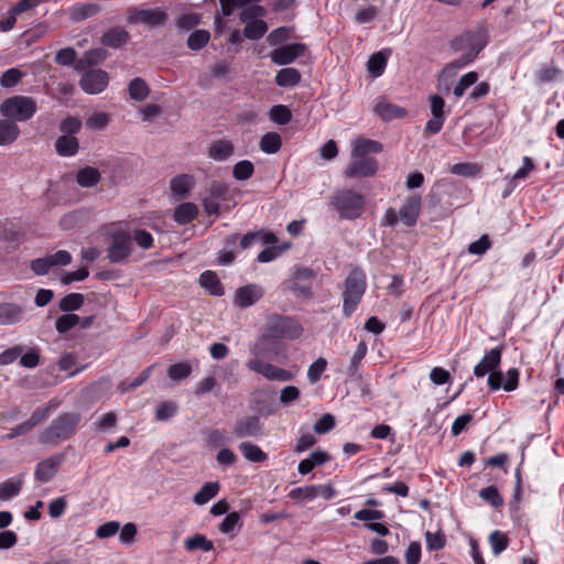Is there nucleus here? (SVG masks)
<instances>
[{
	"label": "nucleus",
	"instance_id": "nucleus-64",
	"mask_svg": "<svg viewBox=\"0 0 564 564\" xmlns=\"http://www.w3.org/2000/svg\"><path fill=\"white\" fill-rule=\"evenodd\" d=\"M94 425L98 431L102 432L115 429L117 425V415L115 412H107L96 420Z\"/></svg>",
	"mask_w": 564,
	"mask_h": 564
},
{
	"label": "nucleus",
	"instance_id": "nucleus-27",
	"mask_svg": "<svg viewBox=\"0 0 564 564\" xmlns=\"http://www.w3.org/2000/svg\"><path fill=\"white\" fill-rule=\"evenodd\" d=\"M234 153V145L228 140L215 141L208 150V155L215 161H225Z\"/></svg>",
	"mask_w": 564,
	"mask_h": 564
},
{
	"label": "nucleus",
	"instance_id": "nucleus-59",
	"mask_svg": "<svg viewBox=\"0 0 564 564\" xmlns=\"http://www.w3.org/2000/svg\"><path fill=\"white\" fill-rule=\"evenodd\" d=\"M367 350H368V347H367L366 343L360 341L350 359V365L348 367V372L350 376H354L356 373V371L358 370L361 360L367 355Z\"/></svg>",
	"mask_w": 564,
	"mask_h": 564
},
{
	"label": "nucleus",
	"instance_id": "nucleus-4",
	"mask_svg": "<svg viewBox=\"0 0 564 564\" xmlns=\"http://www.w3.org/2000/svg\"><path fill=\"white\" fill-rule=\"evenodd\" d=\"M330 205L344 219L360 217L366 206V197L351 189H338L330 197Z\"/></svg>",
	"mask_w": 564,
	"mask_h": 564
},
{
	"label": "nucleus",
	"instance_id": "nucleus-1",
	"mask_svg": "<svg viewBox=\"0 0 564 564\" xmlns=\"http://www.w3.org/2000/svg\"><path fill=\"white\" fill-rule=\"evenodd\" d=\"M502 350V347H495L488 350L474 367L473 373L476 378H484L488 375L487 383L491 391L503 389L507 392H511L519 387L520 372L517 368H510L506 375H503L499 369Z\"/></svg>",
	"mask_w": 564,
	"mask_h": 564
},
{
	"label": "nucleus",
	"instance_id": "nucleus-37",
	"mask_svg": "<svg viewBox=\"0 0 564 564\" xmlns=\"http://www.w3.org/2000/svg\"><path fill=\"white\" fill-rule=\"evenodd\" d=\"M100 10V7L94 2H86L73 7L70 11V18L75 22L83 21L87 18L94 17Z\"/></svg>",
	"mask_w": 564,
	"mask_h": 564
},
{
	"label": "nucleus",
	"instance_id": "nucleus-58",
	"mask_svg": "<svg viewBox=\"0 0 564 564\" xmlns=\"http://www.w3.org/2000/svg\"><path fill=\"white\" fill-rule=\"evenodd\" d=\"M84 302V296L79 293H70L62 299L59 307L64 312L78 310Z\"/></svg>",
	"mask_w": 564,
	"mask_h": 564
},
{
	"label": "nucleus",
	"instance_id": "nucleus-14",
	"mask_svg": "<svg viewBox=\"0 0 564 564\" xmlns=\"http://www.w3.org/2000/svg\"><path fill=\"white\" fill-rule=\"evenodd\" d=\"M109 76L102 69H90L86 72L79 82L80 87L88 94H99L107 87Z\"/></svg>",
	"mask_w": 564,
	"mask_h": 564
},
{
	"label": "nucleus",
	"instance_id": "nucleus-61",
	"mask_svg": "<svg viewBox=\"0 0 564 564\" xmlns=\"http://www.w3.org/2000/svg\"><path fill=\"white\" fill-rule=\"evenodd\" d=\"M177 405L175 402L165 401L156 406L155 419L158 421H165L175 415Z\"/></svg>",
	"mask_w": 564,
	"mask_h": 564
},
{
	"label": "nucleus",
	"instance_id": "nucleus-23",
	"mask_svg": "<svg viewBox=\"0 0 564 564\" xmlns=\"http://www.w3.org/2000/svg\"><path fill=\"white\" fill-rule=\"evenodd\" d=\"M375 111L382 120L386 121L402 118L406 113L405 109L386 100L379 101L375 107Z\"/></svg>",
	"mask_w": 564,
	"mask_h": 564
},
{
	"label": "nucleus",
	"instance_id": "nucleus-44",
	"mask_svg": "<svg viewBox=\"0 0 564 564\" xmlns=\"http://www.w3.org/2000/svg\"><path fill=\"white\" fill-rule=\"evenodd\" d=\"M210 40V33L207 30H195L187 39V46L193 51L202 50Z\"/></svg>",
	"mask_w": 564,
	"mask_h": 564
},
{
	"label": "nucleus",
	"instance_id": "nucleus-63",
	"mask_svg": "<svg viewBox=\"0 0 564 564\" xmlns=\"http://www.w3.org/2000/svg\"><path fill=\"white\" fill-rule=\"evenodd\" d=\"M200 23V15L197 13H185L176 20V26L181 31H188Z\"/></svg>",
	"mask_w": 564,
	"mask_h": 564
},
{
	"label": "nucleus",
	"instance_id": "nucleus-2",
	"mask_svg": "<svg viewBox=\"0 0 564 564\" xmlns=\"http://www.w3.org/2000/svg\"><path fill=\"white\" fill-rule=\"evenodd\" d=\"M80 422V414L67 412L58 415L50 426L39 435V442L47 446H56L70 438Z\"/></svg>",
	"mask_w": 564,
	"mask_h": 564
},
{
	"label": "nucleus",
	"instance_id": "nucleus-31",
	"mask_svg": "<svg viewBox=\"0 0 564 564\" xmlns=\"http://www.w3.org/2000/svg\"><path fill=\"white\" fill-rule=\"evenodd\" d=\"M22 308L17 304H0V325H10L20 322Z\"/></svg>",
	"mask_w": 564,
	"mask_h": 564
},
{
	"label": "nucleus",
	"instance_id": "nucleus-55",
	"mask_svg": "<svg viewBox=\"0 0 564 564\" xmlns=\"http://www.w3.org/2000/svg\"><path fill=\"white\" fill-rule=\"evenodd\" d=\"M154 366H150L145 368L138 377H135L132 381L129 383L122 382L119 384L118 390L120 393H124L129 390H133L141 384H143L151 376L152 369Z\"/></svg>",
	"mask_w": 564,
	"mask_h": 564
},
{
	"label": "nucleus",
	"instance_id": "nucleus-24",
	"mask_svg": "<svg viewBox=\"0 0 564 564\" xmlns=\"http://www.w3.org/2000/svg\"><path fill=\"white\" fill-rule=\"evenodd\" d=\"M129 40V33L119 26L108 30L101 37V43L111 48H119Z\"/></svg>",
	"mask_w": 564,
	"mask_h": 564
},
{
	"label": "nucleus",
	"instance_id": "nucleus-28",
	"mask_svg": "<svg viewBox=\"0 0 564 564\" xmlns=\"http://www.w3.org/2000/svg\"><path fill=\"white\" fill-rule=\"evenodd\" d=\"M76 183L82 187H93L100 181V172L93 166L79 169L75 176Z\"/></svg>",
	"mask_w": 564,
	"mask_h": 564
},
{
	"label": "nucleus",
	"instance_id": "nucleus-30",
	"mask_svg": "<svg viewBox=\"0 0 564 564\" xmlns=\"http://www.w3.org/2000/svg\"><path fill=\"white\" fill-rule=\"evenodd\" d=\"M301 82V73L293 67L280 69L275 75V83L280 87H294Z\"/></svg>",
	"mask_w": 564,
	"mask_h": 564
},
{
	"label": "nucleus",
	"instance_id": "nucleus-50",
	"mask_svg": "<svg viewBox=\"0 0 564 564\" xmlns=\"http://www.w3.org/2000/svg\"><path fill=\"white\" fill-rule=\"evenodd\" d=\"M561 74H562V70L557 66L543 65L540 67L539 70H536L535 79L539 83H550V82L555 80Z\"/></svg>",
	"mask_w": 564,
	"mask_h": 564
},
{
	"label": "nucleus",
	"instance_id": "nucleus-43",
	"mask_svg": "<svg viewBox=\"0 0 564 564\" xmlns=\"http://www.w3.org/2000/svg\"><path fill=\"white\" fill-rule=\"evenodd\" d=\"M219 491V484L217 481H209L203 485L200 490L194 496L196 505H205L213 499Z\"/></svg>",
	"mask_w": 564,
	"mask_h": 564
},
{
	"label": "nucleus",
	"instance_id": "nucleus-42",
	"mask_svg": "<svg viewBox=\"0 0 564 564\" xmlns=\"http://www.w3.org/2000/svg\"><path fill=\"white\" fill-rule=\"evenodd\" d=\"M184 547L187 551L202 550L209 552L214 549V543L203 534H195L184 541Z\"/></svg>",
	"mask_w": 564,
	"mask_h": 564
},
{
	"label": "nucleus",
	"instance_id": "nucleus-5",
	"mask_svg": "<svg viewBox=\"0 0 564 564\" xmlns=\"http://www.w3.org/2000/svg\"><path fill=\"white\" fill-rule=\"evenodd\" d=\"M37 111V102L34 98L24 95H15L4 99L0 104V113L14 122L30 120Z\"/></svg>",
	"mask_w": 564,
	"mask_h": 564
},
{
	"label": "nucleus",
	"instance_id": "nucleus-26",
	"mask_svg": "<svg viewBox=\"0 0 564 564\" xmlns=\"http://www.w3.org/2000/svg\"><path fill=\"white\" fill-rule=\"evenodd\" d=\"M382 147L379 142L358 138L352 142V156H367L368 153H379Z\"/></svg>",
	"mask_w": 564,
	"mask_h": 564
},
{
	"label": "nucleus",
	"instance_id": "nucleus-25",
	"mask_svg": "<svg viewBox=\"0 0 564 564\" xmlns=\"http://www.w3.org/2000/svg\"><path fill=\"white\" fill-rule=\"evenodd\" d=\"M193 186L194 178L188 174H181L171 180V191L180 198L186 197Z\"/></svg>",
	"mask_w": 564,
	"mask_h": 564
},
{
	"label": "nucleus",
	"instance_id": "nucleus-46",
	"mask_svg": "<svg viewBox=\"0 0 564 564\" xmlns=\"http://www.w3.org/2000/svg\"><path fill=\"white\" fill-rule=\"evenodd\" d=\"M242 11L240 12V21L245 24L251 23L253 21L261 20L265 14V10L258 4H250L242 7Z\"/></svg>",
	"mask_w": 564,
	"mask_h": 564
},
{
	"label": "nucleus",
	"instance_id": "nucleus-22",
	"mask_svg": "<svg viewBox=\"0 0 564 564\" xmlns=\"http://www.w3.org/2000/svg\"><path fill=\"white\" fill-rule=\"evenodd\" d=\"M20 135V128L17 122L4 118L0 119V145L12 144Z\"/></svg>",
	"mask_w": 564,
	"mask_h": 564
},
{
	"label": "nucleus",
	"instance_id": "nucleus-29",
	"mask_svg": "<svg viewBox=\"0 0 564 564\" xmlns=\"http://www.w3.org/2000/svg\"><path fill=\"white\" fill-rule=\"evenodd\" d=\"M198 215V208L193 203L180 204L174 212V220L180 225H187Z\"/></svg>",
	"mask_w": 564,
	"mask_h": 564
},
{
	"label": "nucleus",
	"instance_id": "nucleus-21",
	"mask_svg": "<svg viewBox=\"0 0 564 564\" xmlns=\"http://www.w3.org/2000/svg\"><path fill=\"white\" fill-rule=\"evenodd\" d=\"M329 460V455L324 451H315L307 458L302 459L297 466L301 475H307L315 467L321 466Z\"/></svg>",
	"mask_w": 564,
	"mask_h": 564
},
{
	"label": "nucleus",
	"instance_id": "nucleus-40",
	"mask_svg": "<svg viewBox=\"0 0 564 564\" xmlns=\"http://www.w3.org/2000/svg\"><path fill=\"white\" fill-rule=\"evenodd\" d=\"M218 528L220 532L235 536L241 528L240 514L236 511L228 513Z\"/></svg>",
	"mask_w": 564,
	"mask_h": 564
},
{
	"label": "nucleus",
	"instance_id": "nucleus-57",
	"mask_svg": "<svg viewBox=\"0 0 564 564\" xmlns=\"http://www.w3.org/2000/svg\"><path fill=\"white\" fill-rule=\"evenodd\" d=\"M291 29L286 26H280L269 33L267 42L270 46H278L290 39Z\"/></svg>",
	"mask_w": 564,
	"mask_h": 564
},
{
	"label": "nucleus",
	"instance_id": "nucleus-20",
	"mask_svg": "<svg viewBox=\"0 0 564 564\" xmlns=\"http://www.w3.org/2000/svg\"><path fill=\"white\" fill-rule=\"evenodd\" d=\"M61 464V458L58 457H47L40 462L36 465L34 476L36 480L41 482H48L54 478L57 473L58 465Z\"/></svg>",
	"mask_w": 564,
	"mask_h": 564
},
{
	"label": "nucleus",
	"instance_id": "nucleus-47",
	"mask_svg": "<svg viewBox=\"0 0 564 564\" xmlns=\"http://www.w3.org/2000/svg\"><path fill=\"white\" fill-rule=\"evenodd\" d=\"M24 76L25 73H23L21 69L17 67L9 68L1 75L0 85L3 88H13L21 82Z\"/></svg>",
	"mask_w": 564,
	"mask_h": 564
},
{
	"label": "nucleus",
	"instance_id": "nucleus-49",
	"mask_svg": "<svg viewBox=\"0 0 564 564\" xmlns=\"http://www.w3.org/2000/svg\"><path fill=\"white\" fill-rule=\"evenodd\" d=\"M478 80V74L476 72H469L460 77L457 85L453 89L455 97H462L466 89L471 87Z\"/></svg>",
	"mask_w": 564,
	"mask_h": 564
},
{
	"label": "nucleus",
	"instance_id": "nucleus-33",
	"mask_svg": "<svg viewBox=\"0 0 564 564\" xmlns=\"http://www.w3.org/2000/svg\"><path fill=\"white\" fill-rule=\"evenodd\" d=\"M199 283L212 295L219 296L224 294V288L217 274L212 271L203 272L199 276Z\"/></svg>",
	"mask_w": 564,
	"mask_h": 564
},
{
	"label": "nucleus",
	"instance_id": "nucleus-54",
	"mask_svg": "<svg viewBox=\"0 0 564 564\" xmlns=\"http://www.w3.org/2000/svg\"><path fill=\"white\" fill-rule=\"evenodd\" d=\"M192 372V367L186 362L174 364L169 367L167 376L173 381H181L187 378Z\"/></svg>",
	"mask_w": 564,
	"mask_h": 564
},
{
	"label": "nucleus",
	"instance_id": "nucleus-56",
	"mask_svg": "<svg viewBox=\"0 0 564 564\" xmlns=\"http://www.w3.org/2000/svg\"><path fill=\"white\" fill-rule=\"evenodd\" d=\"M80 318L76 314H64L56 319L55 327L59 334H65L79 323Z\"/></svg>",
	"mask_w": 564,
	"mask_h": 564
},
{
	"label": "nucleus",
	"instance_id": "nucleus-8",
	"mask_svg": "<svg viewBox=\"0 0 564 564\" xmlns=\"http://www.w3.org/2000/svg\"><path fill=\"white\" fill-rule=\"evenodd\" d=\"M167 21V12L163 8H130L127 14L129 24H144L151 28L162 26Z\"/></svg>",
	"mask_w": 564,
	"mask_h": 564
},
{
	"label": "nucleus",
	"instance_id": "nucleus-51",
	"mask_svg": "<svg viewBox=\"0 0 564 564\" xmlns=\"http://www.w3.org/2000/svg\"><path fill=\"white\" fill-rule=\"evenodd\" d=\"M479 497L494 508H499L503 505V499L495 486L482 488L479 491Z\"/></svg>",
	"mask_w": 564,
	"mask_h": 564
},
{
	"label": "nucleus",
	"instance_id": "nucleus-12",
	"mask_svg": "<svg viewBox=\"0 0 564 564\" xmlns=\"http://www.w3.org/2000/svg\"><path fill=\"white\" fill-rule=\"evenodd\" d=\"M306 51L303 43H291L281 45L270 53L271 61L276 65H289L302 56Z\"/></svg>",
	"mask_w": 564,
	"mask_h": 564
},
{
	"label": "nucleus",
	"instance_id": "nucleus-36",
	"mask_svg": "<svg viewBox=\"0 0 564 564\" xmlns=\"http://www.w3.org/2000/svg\"><path fill=\"white\" fill-rule=\"evenodd\" d=\"M22 480L18 477L0 482V500L8 501L17 497L22 488Z\"/></svg>",
	"mask_w": 564,
	"mask_h": 564
},
{
	"label": "nucleus",
	"instance_id": "nucleus-52",
	"mask_svg": "<svg viewBox=\"0 0 564 564\" xmlns=\"http://www.w3.org/2000/svg\"><path fill=\"white\" fill-rule=\"evenodd\" d=\"M269 116L273 122L279 124H286L292 119V113L290 109L284 105L273 106L270 109Z\"/></svg>",
	"mask_w": 564,
	"mask_h": 564
},
{
	"label": "nucleus",
	"instance_id": "nucleus-15",
	"mask_svg": "<svg viewBox=\"0 0 564 564\" xmlns=\"http://www.w3.org/2000/svg\"><path fill=\"white\" fill-rule=\"evenodd\" d=\"M264 294L261 285L250 283L237 289L234 303L240 308H246L256 304Z\"/></svg>",
	"mask_w": 564,
	"mask_h": 564
},
{
	"label": "nucleus",
	"instance_id": "nucleus-39",
	"mask_svg": "<svg viewBox=\"0 0 564 564\" xmlns=\"http://www.w3.org/2000/svg\"><path fill=\"white\" fill-rule=\"evenodd\" d=\"M128 91L131 99L142 101L149 96L150 88L142 78L135 77L129 83Z\"/></svg>",
	"mask_w": 564,
	"mask_h": 564
},
{
	"label": "nucleus",
	"instance_id": "nucleus-18",
	"mask_svg": "<svg viewBox=\"0 0 564 564\" xmlns=\"http://www.w3.org/2000/svg\"><path fill=\"white\" fill-rule=\"evenodd\" d=\"M261 423L257 416H243L236 421L234 434L237 437H253L261 434Z\"/></svg>",
	"mask_w": 564,
	"mask_h": 564
},
{
	"label": "nucleus",
	"instance_id": "nucleus-45",
	"mask_svg": "<svg viewBox=\"0 0 564 564\" xmlns=\"http://www.w3.org/2000/svg\"><path fill=\"white\" fill-rule=\"evenodd\" d=\"M268 31L267 23L261 19L246 24L243 35L252 41L261 39Z\"/></svg>",
	"mask_w": 564,
	"mask_h": 564
},
{
	"label": "nucleus",
	"instance_id": "nucleus-17",
	"mask_svg": "<svg viewBox=\"0 0 564 564\" xmlns=\"http://www.w3.org/2000/svg\"><path fill=\"white\" fill-rule=\"evenodd\" d=\"M421 212V197L419 195L409 196L399 210L401 221L409 227L416 224Z\"/></svg>",
	"mask_w": 564,
	"mask_h": 564
},
{
	"label": "nucleus",
	"instance_id": "nucleus-38",
	"mask_svg": "<svg viewBox=\"0 0 564 564\" xmlns=\"http://www.w3.org/2000/svg\"><path fill=\"white\" fill-rule=\"evenodd\" d=\"M259 147L267 154L276 153L282 147L281 135L276 132H268L261 137Z\"/></svg>",
	"mask_w": 564,
	"mask_h": 564
},
{
	"label": "nucleus",
	"instance_id": "nucleus-34",
	"mask_svg": "<svg viewBox=\"0 0 564 564\" xmlns=\"http://www.w3.org/2000/svg\"><path fill=\"white\" fill-rule=\"evenodd\" d=\"M239 451L247 460L252 463H262L268 458V455L258 445L251 442L240 443Z\"/></svg>",
	"mask_w": 564,
	"mask_h": 564
},
{
	"label": "nucleus",
	"instance_id": "nucleus-3",
	"mask_svg": "<svg viewBox=\"0 0 564 564\" xmlns=\"http://www.w3.org/2000/svg\"><path fill=\"white\" fill-rule=\"evenodd\" d=\"M366 274L361 269H352L347 275L343 291V313L349 317L358 307L366 292Z\"/></svg>",
	"mask_w": 564,
	"mask_h": 564
},
{
	"label": "nucleus",
	"instance_id": "nucleus-41",
	"mask_svg": "<svg viewBox=\"0 0 564 564\" xmlns=\"http://www.w3.org/2000/svg\"><path fill=\"white\" fill-rule=\"evenodd\" d=\"M388 56L383 52L372 54L367 63L368 72L373 77H379L383 74L387 66Z\"/></svg>",
	"mask_w": 564,
	"mask_h": 564
},
{
	"label": "nucleus",
	"instance_id": "nucleus-6",
	"mask_svg": "<svg viewBox=\"0 0 564 564\" xmlns=\"http://www.w3.org/2000/svg\"><path fill=\"white\" fill-rule=\"evenodd\" d=\"M488 43V34L487 31L482 28H479L475 31H469L460 34L452 41V48L455 52H462V57L468 63H471L480 51Z\"/></svg>",
	"mask_w": 564,
	"mask_h": 564
},
{
	"label": "nucleus",
	"instance_id": "nucleus-7",
	"mask_svg": "<svg viewBox=\"0 0 564 564\" xmlns=\"http://www.w3.org/2000/svg\"><path fill=\"white\" fill-rule=\"evenodd\" d=\"M303 333L302 326L294 319L274 314L269 317V321L262 332L263 335L273 340L280 341L282 338L295 339Z\"/></svg>",
	"mask_w": 564,
	"mask_h": 564
},
{
	"label": "nucleus",
	"instance_id": "nucleus-19",
	"mask_svg": "<svg viewBox=\"0 0 564 564\" xmlns=\"http://www.w3.org/2000/svg\"><path fill=\"white\" fill-rule=\"evenodd\" d=\"M468 64L469 63L463 59L462 57H457L456 59L448 63L438 75V88L449 90L452 80L455 78L457 73Z\"/></svg>",
	"mask_w": 564,
	"mask_h": 564
},
{
	"label": "nucleus",
	"instance_id": "nucleus-9",
	"mask_svg": "<svg viewBox=\"0 0 564 564\" xmlns=\"http://www.w3.org/2000/svg\"><path fill=\"white\" fill-rule=\"evenodd\" d=\"M315 279L313 270L303 267H296L288 281V289L296 296L311 297L313 295L312 285Z\"/></svg>",
	"mask_w": 564,
	"mask_h": 564
},
{
	"label": "nucleus",
	"instance_id": "nucleus-62",
	"mask_svg": "<svg viewBox=\"0 0 564 564\" xmlns=\"http://www.w3.org/2000/svg\"><path fill=\"white\" fill-rule=\"evenodd\" d=\"M327 367L326 359L319 357L316 359L307 370V379L311 383H315L319 380L322 373L325 371Z\"/></svg>",
	"mask_w": 564,
	"mask_h": 564
},
{
	"label": "nucleus",
	"instance_id": "nucleus-10",
	"mask_svg": "<svg viewBox=\"0 0 564 564\" xmlns=\"http://www.w3.org/2000/svg\"><path fill=\"white\" fill-rule=\"evenodd\" d=\"M246 367L251 371L262 375L268 380L285 382L293 378L291 371L276 367L270 362L259 360V358L250 359L246 364Z\"/></svg>",
	"mask_w": 564,
	"mask_h": 564
},
{
	"label": "nucleus",
	"instance_id": "nucleus-48",
	"mask_svg": "<svg viewBox=\"0 0 564 564\" xmlns=\"http://www.w3.org/2000/svg\"><path fill=\"white\" fill-rule=\"evenodd\" d=\"M489 544L492 553L497 556L508 547L509 539L505 533L496 530L489 535Z\"/></svg>",
	"mask_w": 564,
	"mask_h": 564
},
{
	"label": "nucleus",
	"instance_id": "nucleus-53",
	"mask_svg": "<svg viewBox=\"0 0 564 564\" xmlns=\"http://www.w3.org/2000/svg\"><path fill=\"white\" fill-rule=\"evenodd\" d=\"M253 172V164L248 160H243L235 164L232 175L238 181H246L252 176Z\"/></svg>",
	"mask_w": 564,
	"mask_h": 564
},
{
	"label": "nucleus",
	"instance_id": "nucleus-11",
	"mask_svg": "<svg viewBox=\"0 0 564 564\" xmlns=\"http://www.w3.org/2000/svg\"><path fill=\"white\" fill-rule=\"evenodd\" d=\"M132 252L131 237L126 232H118L112 236L108 247V258L111 262H121Z\"/></svg>",
	"mask_w": 564,
	"mask_h": 564
},
{
	"label": "nucleus",
	"instance_id": "nucleus-13",
	"mask_svg": "<svg viewBox=\"0 0 564 564\" xmlns=\"http://www.w3.org/2000/svg\"><path fill=\"white\" fill-rule=\"evenodd\" d=\"M378 163L373 158L352 156V161L345 170L347 177H367L376 174Z\"/></svg>",
	"mask_w": 564,
	"mask_h": 564
},
{
	"label": "nucleus",
	"instance_id": "nucleus-35",
	"mask_svg": "<svg viewBox=\"0 0 564 564\" xmlns=\"http://www.w3.org/2000/svg\"><path fill=\"white\" fill-rule=\"evenodd\" d=\"M534 170V163L529 156H524L522 160V166L517 170L512 176H506V180L510 178L512 185L508 191L503 193V197H507L516 187L518 181L525 180L531 171Z\"/></svg>",
	"mask_w": 564,
	"mask_h": 564
},
{
	"label": "nucleus",
	"instance_id": "nucleus-16",
	"mask_svg": "<svg viewBox=\"0 0 564 564\" xmlns=\"http://www.w3.org/2000/svg\"><path fill=\"white\" fill-rule=\"evenodd\" d=\"M281 350V343L261 334L251 348L253 358L274 359Z\"/></svg>",
	"mask_w": 564,
	"mask_h": 564
},
{
	"label": "nucleus",
	"instance_id": "nucleus-32",
	"mask_svg": "<svg viewBox=\"0 0 564 564\" xmlns=\"http://www.w3.org/2000/svg\"><path fill=\"white\" fill-rule=\"evenodd\" d=\"M55 149L61 156H73L78 152V140L72 135H61L55 142Z\"/></svg>",
	"mask_w": 564,
	"mask_h": 564
},
{
	"label": "nucleus",
	"instance_id": "nucleus-60",
	"mask_svg": "<svg viewBox=\"0 0 564 564\" xmlns=\"http://www.w3.org/2000/svg\"><path fill=\"white\" fill-rule=\"evenodd\" d=\"M289 497L292 499L311 501L316 498L315 485L293 488L289 492Z\"/></svg>",
	"mask_w": 564,
	"mask_h": 564
}]
</instances>
